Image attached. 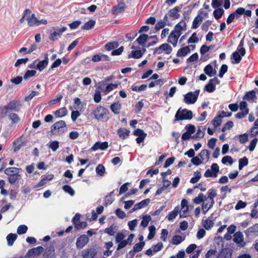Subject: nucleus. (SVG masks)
I'll list each match as a JSON object with an SVG mask.
<instances>
[{
  "mask_svg": "<svg viewBox=\"0 0 258 258\" xmlns=\"http://www.w3.org/2000/svg\"><path fill=\"white\" fill-rule=\"evenodd\" d=\"M210 158V152L207 150H202L198 156L192 158L191 162L195 165L198 166L202 164L207 163Z\"/></svg>",
  "mask_w": 258,
  "mask_h": 258,
  "instance_id": "f257e3e1",
  "label": "nucleus"
},
{
  "mask_svg": "<svg viewBox=\"0 0 258 258\" xmlns=\"http://www.w3.org/2000/svg\"><path fill=\"white\" fill-rule=\"evenodd\" d=\"M66 123L63 120H59L54 123L51 127V132L55 135H61L67 130Z\"/></svg>",
  "mask_w": 258,
  "mask_h": 258,
  "instance_id": "f03ea898",
  "label": "nucleus"
},
{
  "mask_svg": "<svg viewBox=\"0 0 258 258\" xmlns=\"http://www.w3.org/2000/svg\"><path fill=\"white\" fill-rule=\"evenodd\" d=\"M192 117V112L190 110L186 109L181 110L179 109L175 116L174 121H177L181 120L190 119Z\"/></svg>",
  "mask_w": 258,
  "mask_h": 258,
  "instance_id": "7ed1b4c3",
  "label": "nucleus"
},
{
  "mask_svg": "<svg viewBox=\"0 0 258 258\" xmlns=\"http://www.w3.org/2000/svg\"><path fill=\"white\" fill-rule=\"evenodd\" d=\"M108 110L102 106H98L93 111L95 118L99 120H107Z\"/></svg>",
  "mask_w": 258,
  "mask_h": 258,
  "instance_id": "20e7f679",
  "label": "nucleus"
},
{
  "mask_svg": "<svg viewBox=\"0 0 258 258\" xmlns=\"http://www.w3.org/2000/svg\"><path fill=\"white\" fill-rule=\"evenodd\" d=\"M243 43L241 41L239 44L240 48H237V50L232 53V59L233 61H232L233 63H238L241 59V57L244 56L245 54V50L243 47Z\"/></svg>",
  "mask_w": 258,
  "mask_h": 258,
  "instance_id": "39448f33",
  "label": "nucleus"
},
{
  "mask_svg": "<svg viewBox=\"0 0 258 258\" xmlns=\"http://www.w3.org/2000/svg\"><path fill=\"white\" fill-rule=\"evenodd\" d=\"M200 90H197L195 92H190L184 95V102L187 104H194L199 95Z\"/></svg>",
  "mask_w": 258,
  "mask_h": 258,
  "instance_id": "423d86ee",
  "label": "nucleus"
},
{
  "mask_svg": "<svg viewBox=\"0 0 258 258\" xmlns=\"http://www.w3.org/2000/svg\"><path fill=\"white\" fill-rule=\"evenodd\" d=\"M209 14L207 12H205L202 9L199 12L197 16L195 18L192 22V28L197 29L202 23L204 18H208Z\"/></svg>",
  "mask_w": 258,
  "mask_h": 258,
  "instance_id": "0eeeda50",
  "label": "nucleus"
},
{
  "mask_svg": "<svg viewBox=\"0 0 258 258\" xmlns=\"http://www.w3.org/2000/svg\"><path fill=\"white\" fill-rule=\"evenodd\" d=\"M25 17L28 26L31 27L37 26L38 19L30 10L28 9L25 10Z\"/></svg>",
  "mask_w": 258,
  "mask_h": 258,
  "instance_id": "6e6552de",
  "label": "nucleus"
},
{
  "mask_svg": "<svg viewBox=\"0 0 258 258\" xmlns=\"http://www.w3.org/2000/svg\"><path fill=\"white\" fill-rule=\"evenodd\" d=\"M219 171L218 165L217 163H213L211 166V169H208L205 171L204 176L206 177H216Z\"/></svg>",
  "mask_w": 258,
  "mask_h": 258,
  "instance_id": "1a4fd4ad",
  "label": "nucleus"
},
{
  "mask_svg": "<svg viewBox=\"0 0 258 258\" xmlns=\"http://www.w3.org/2000/svg\"><path fill=\"white\" fill-rule=\"evenodd\" d=\"M43 251V248L41 246L31 249L25 255V258H36L38 257Z\"/></svg>",
  "mask_w": 258,
  "mask_h": 258,
  "instance_id": "9d476101",
  "label": "nucleus"
},
{
  "mask_svg": "<svg viewBox=\"0 0 258 258\" xmlns=\"http://www.w3.org/2000/svg\"><path fill=\"white\" fill-rule=\"evenodd\" d=\"M233 240L240 247H243L245 245L243 234L240 231L234 233Z\"/></svg>",
  "mask_w": 258,
  "mask_h": 258,
  "instance_id": "9b49d317",
  "label": "nucleus"
},
{
  "mask_svg": "<svg viewBox=\"0 0 258 258\" xmlns=\"http://www.w3.org/2000/svg\"><path fill=\"white\" fill-rule=\"evenodd\" d=\"M188 202L185 199L181 202V209H179V217L180 218L186 217L188 216Z\"/></svg>",
  "mask_w": 258,
  "mask_h": 258,
  "instance_id": "f8f14e48",
  "label": "nucleus"
},
{
  "mask_svg": "<svg viewBox=\"0 0 258 258\" xmlns=\"http://www.w3.org/2000/svg\"><path fill=\"white\" fill-rule=\"evenodd\" d=\"M186 30V24L184 20L180 21L177 25L174 27V31L177 34L181 35L182 32Z\"/></svg>",
  "mask_w": 258,
  "mask_h": 258,
  "instance_id": "ddd939ff",
  "label": "nucleus"
},
{
  "mask_svg": "<svg viewBox=\"0 0 258 258\" xmlns=\"http://www.w3.org/2000/svg\"><path fill=\"white\" fill-rule=\"evenodd\" d=\"M67 30V27H63L61 28H57L51 34L50 39L55 40L60 38L62 34Z\"/></svg>",
  "mask_w": 258,
  "mask_h": 258,
  "instance_id": "4468645a",
  "label": "nucleus"
},
{
  "mask_svg": "<svg viewBox=\"0 0 258 258\" xmlns=\"http://www.w3.org/2000/svg\"><path fill=\"white\" fill-rule=\"evenodd\" d=\"M135 237V234H131L127 239L123 240L120 242L118 243L117 250H119L124 247H125L127 244L131 245L132 244V241Z\"/></svg>",
  "mask_w": 258,
  "mask_h": 258,
  "instance_id": "2eb2a0df",
  "label": "nucleus"
},
{
  "mask_svg": "<svg viewBox=\"0 0 258 258\" xmlns=\"http://www.w3.org/2000/svg\"><path fill=\"white\" fill-rule=\"evenodd\" d=\"M181 35L172 30L168 37V42L171 43L173 46H176L177 45L179 37Z\"/></svg>",
  "mask_w": 258,
  "mask_h": 258,
  "instance_id": "dca6fc26",
  "label": "nucleus"
},
{
  "mask_svg": "<svg viewBox=\"0 0 258 258\" xmlns=\"http://www.w3.org/2000/svg\"><path fill=\"white\" fill-rule=\"evenodd\" d=\"M89 238L86 235L80 236L77 240L76 246L78 248H82L88 242Z\"/></svg>",
  "mask_w": 258,
  "mask_h": 258,
  "instance_id": "f3484780",
  "label": "nucleus"
},
{
  "mask_svg": "<svg viewBox=\"0 0 258 258\" xmlns=\"http://www.w3.org/2000/svg\"><path fill=\"white\" fill-rule=\"evenodd\" d=\"M171 47L167 43L162 44L159 47L156 48V51L158 53L165 52L166 54H169L171 51Z\"/></svg>",
  "mask_w": 258,
  "mask_h": 258,
  "instance_id": "a211bd4d",
  "label": "nucleus"
},
{
  "mask_svg": "<svg viewBox=\"0 0 258 258\" xmlns=\"http://www.w3.org/2000/svg\"><path fill=\"white\" fill-rule=\"evenodd\" d=\"M134 135L138 137L136 139L138 144L143 142L146 137L147 134L142 130L137 129L134 132Z\"/></svg>",
  "mask_w": 258,
  "mask_h": 258,
  "instance_id": "6ab92c4d",
  "label": "nucleus"
},
{
  "mask_svg": "<svg viewBox=\"0 0 258 258\" xmlns=\"http://www.w3.org/2000/svg\"><path fill=\"white\" fill-rule=\"evenodd\" d=\"M108 147V144L107 142L103 143L97 142L93 146L91 149L93 151H97L98 149L104 150L106 149Z\"/></svg>",
  "mask_w": 258,
  "mask_h": 258,
  "instance_id": "aec40b11",
  "label": "nucleus"
},
{
  "mask_svg": "<svg viewBox=\"0 0 258 258\" xmlns=\"http://www.w3.org/2000/svg\"><path fill=\"white\" fill-rule=\"evenodd\" d=\"M179 10V7H175L170 10L168 12V15L170 17V18L172 20H175L178 19L180 16V14L178 13Z\"/></svg>",
  "mask_w": 258,
  "mask_h": 258,
  "instance_id": "412c9836",
  "label": "nucleus"
},
{
  "mask_svg": "<svg viewBox=\"0 0 258 258\" xmlns=\"http://www.w3.org/2000/svg\"><path fill=\"white\" fill-rule=\"evenodd\" d=\"M179 207L176 206L174 208V210L171 212H169L167 216V218L169 221H173L179 213Z\"/></svg>",
  "mask_w": 258,
  "mask_h": 258,
  "instance_id": "4be33fe9",
  "label": "nucleus"
},
{
  "mask_svg": "<svg viewBox=\"0 0 258 258\" xmlns=\"http://www.w3.org/2000/svg\"><path fill=\"white\" fill-rule=\"evenodd\" d=\"M214 203L205 199L202 205V210L204 214H206L213 206Z\"/></svg>",
  "mask_w": 258,
  "mask_h": 258,
  "instance_id": "5701e85b",
  "label": "nucleus"
},
{
  "mask_svg": "<svg viewBox=\"0 0 258 258\" xmlns=\"http://www.w3.org/2000/svg\"><path fill=\"white\" fill-rule=\"evenodd\" d=\"M204 72L209 77H212L216 75L217 71L215 69H213L211 64L207 65L204 68Z\"/></svg>",
  "mask_w": 258,
  "mask_h": 258,
  "instance_id": "b1692460",
  "label": "nucleus"
},
{
  "mask_svg": "<svg viewBox=\"0 0 258 258\" xmlns=\"http://www.w3.org/2000/svg\"><path fill=\"white\" fill-rule=\"evenodd\" d=\"M109 58L108 56L103 54H98L93 56L92 58V61L95 62L100 61H106L108 60Z\"/></svg>",
  "mask_w": 258,
  "mask_h": 258,
  "instance_id": "393cba45",
  "label": "nucleus"
},
{
  "mask_svg": "<svg viewBox=\"0 0 258 258\" xmlns=\"http://www.w3.org/2000/svg\"><path fill=\"white\" fill-rule=\"evenodd\" d=\"M244 99L250 102H255L256 99L254 91H250L246 93L244 97Z\"/></svg>",
  "mask_w": 258,
  "mask_h": 258,
  "instance_id": "a878e982",
  "label": "nucleus"
},
{
  "mask_svg": "<svg viewBox=\"0 0 258 258\" xmlns=\"http://www.w3.org/2000/svg\"><path fill=\"white\" fill-rule=\"evenodd\" d=\"M190 50L188 46H185L179 49L176 54V55L178 57H184L187 54L190 53Z\"/></svg>",
  "mask_w": 258,
  "mask_h": 258,
  "instance_id": "bb28decb",
  "label": "nucleus"
},
{
  "mask_svg": "<svg viewBox=\"0 0 258 258\" xmlns=\"http://www.w3.org/2000/svg\"><path fill=\"white\" fill-rule=\"evenodd\" d=\"M20 169L15 167H9L5 170V173L8 175L19 174Z\"/></svg>",
  "mask_w": 258,
  "mask_h": 258,
  "instance_id": "cd10ccee",
  "label": "nucleus"
},
{
  "mask_svg": "<svg viewBox=\"0 0 258 258\" xmlns=\"http://www.w3.org/2000/svg\"><path fill=\"white\" fill-rule=\"evenodd\" d=\"M48 58L46 56L44 60L40 61L37 65V69L40 71L43 70L48 65Z\"/></svg>",
  "mask_w": 258,
  "mask_h": 258,
  "instance_id": "c85d7f7f",
  "label": "nucleus"
},
{
  "mask_svg": "<svg viewBox=\"0 0 258 258\" xmlns=\"http://www.w3.org/2000/svg\"><path fill=\"white\" fill-rule=\"evenodd\" d=\"M208 197L206 199L208 201H211V202L214 203V198L216 196L217 193L216 190L214 189H210L207 192Z\"/></svg>",
  "mask_w": 258,
  "mask_h": 258,
  "instance_id": "c756f323",
  "label": "nucleus"
},
{
  "mask_svg": "<svg viewBox=\"0 0 258 258\" xmlns=\"http://www.w3.org/2000/svg\"><path fill=\"white\" fill-rule=\"evenodd\" d=\"M121 105L119 102H116L111 105L110 109L115 114H118L121 109Z\"/></svg>",
  "mask_w": 258,
  "mask_h": 258,
  "instance_id": "7c9ffc66",
  "label": "nucleus"
},
{
  "mask_svg": "<svg viewBox=\"0 0 258 258\" xmlns=\"http://www.w3.org/2000/svg\"><path fill=\"white\" fill-rule=\"evenodd\" d=\"M151 220V217L149 215H145L142 217L141 222V226L143 228H146L148 225L149 223Z\"/></svg>",
  "mask_w": 258,
  "mask_h": 258,
  "instance_id": "2f4dec72",
  "label": "nucleus"
},
{
  "mask_svg": "<svg viewBox=\"0 0 258 258\" xmlns=\"http://www.w3.org/2000/svg\"><path fill=\"white\" fill-rule=\"evenodd\" d=\"M17 235L16 234L11 233L7 236V240L9 246H12L17 239Z\"/></svg>",
  "mask_w": 258,
  "mask_h": 258,
  "instance_id": "473e14b6",
  "label": "nucleus"
},
{
  "mask_svg": "<svg viewBox=\"0 0 258 258\" xmlns=\"http://www.w3.org/2000/svg\"><path fill=\"white\" fill-rule=\"evenodd\" d=\"M150 200L148 199L143 200L141 202L135 205V209H136L137 210L141 209L146 207L150 203Z\"/></svg>",
  "mask_w": 258,
  "mask_h": 258,
  "instance_id": "72a5a7b5",
  "label": "nucleus"
},
{
  "mask_svg": "<svg viewBox=\"0 0 258 258\" xmlns=\"http://www.w3.org/2000/svg\"><path fill=\"white\" fill-rule=\"evenodd\" d=\"M143 52L141 50H136L132 51L131 53L129 54V57H133L134 58H139L142 56Z\"/></svg>",
  "mask_w": 258,
  "mask_h": 258,
  "instance_id": "f704fd0d",
  "label": "nucleus"
},
{
  "mask_svg": "<svg viewBox=\"0 0 258 258\" xmlns=\"http://www.w3.org/2000/svg\"><path fill=\"white\" fill-rule=\"evenodd\" d=\"M149 37L147 34H142L137 39V41L140 45L145 43L148 40Z\"/></svg>",
  "mask_w": 258,
  "mask_h": 258,
  "instance_id": "c9c22d12",
  "label": "nucleus"
},
{
  "mask_svg": "<svg viewBox=\"0 0 258 258\" xmlns=\"http://www.w3.org/2000/svg\"><path fill=\"white\" fill-rule=\"evenodd\" d=\"M67 113L68 111L67 108L65 107L60 108L55 112V115L59 117L64 116Z\"/></svg>",
  "mask_w": 258,
  "mask_h": 258,
  "instance_id": "e433bc0d",
  "label": "nucleus"
},
{
  "mask_svg": "<svg viewBox=\"0 0 258 258\" xmlns=\"http://www.w3.org/2000/svg\"><path fill=\"white\" fill-rule=\"evenodd\" d=\"M62 189L64 192L71 196H73L75 194V190L70 185H65L62 187Z\"/></svg>",
  "mask_w": 258,
  "mask_h": 258,
  "instance_id": "4c0bfd02",
  "label": "nucleus"
},
{
  "mask_svg": "<svg viewBox=\"0 0 258 258\" xmlns=\"http://www.w3.org/2000/svg\"><path fill=\"white\" fill-rule=\"evenodd\" d=\"M224 11L222 8L217 9L213 12V15L217 20L219 19L223 15Z\"/></svg>",
  "mask_w": 258,
  "mask_h": 258,
  "instance_id": "58836bf2",
  "label": "nucleus"
},
{
  "mask_svg": "<svg viewBox=\"0 0 258 258\" xmlns=\"http://www.w3.org/2000/svg\"><path fill=\"white\" fill-rule=\"evenodd\" d=\"M203 226L207 230L211 229L214 226V223L212 220L206 219L203 221Z\"/></svg>",
  "mask_w": 258,
  "mask_h": 258,
  "instance_id": "ea45409f",
  "label": "nucleus"
},
{
  "mask_svg": "<svg viewBox=\"0 0 258 258\" xmlns=\"http://www.w3.org/2000/svg\"><path fill=\"white\" fill-rule=\"evenodd\" d=\"M205 199L206 196L203 194L200 193L198 195V197L194 199V202L196 204H199L203 202Z\"/></svg>",
  "mask_w": 258,
  "mask_h": 258,
  "instance_id": "a19ab883",
  "label": "nucleus"
},
{
  "mask_svg": "<svg viewBox=\"0 0 258 258\" xmlns=\"http://www.w3.org/2000/svg\"><path fill=\"white\" fill-rule=\"evenodd\" d=\"M130 131L126 129H120L118 131L119 137L122 139L126 138L129 135Z\"/></svg>",
  "mask_w": 258,
  "mask_h": 258,
  "instance_id": "79ce46f5",
  "label": "nucleus"
},
{
  "mask_svg": "<svg viewBox=\"0 0 258 258\" xmlns=\"http://www.w3.org/2000/svg\"><path fill=\"white\" fill-rule=\"evenodd\" d=\"M95 21L93 20H90L86 23L82 27V29L83 30H89L93 28L95 25Z\"/></svg>",
  "mask_w": 258,
  "mask_h": 258,
  "instance_id": "37998d69",
  "label": "nucleus"
},
{
  "mask_svg": "<svg viewBox=\"0 0 258 258\" xmlns=\"http://www.w3.org/2000/svg\"><path fill=\"white\" fill-rule=\"evenodd\" d=\"M148 230L149 233L148 235V239L151 240L154 238L155 235L156 228L154 226L152 225L149 227Z\"/></svg>",
  "mask_w": 258,
  "mask_h": 258,
  "instance_id": "c03bdc74",
  "label": "nucleus"
},
{
  "mask_svg": "<svg viewBox=\"0 0 258 258\" xmlns=\"http://www.w3.org/2000/svg\"><path fill=\"white\" fill-rule=\"evenodd\" d=\"M201 174L199 171H196L194 173V176L190 179V182L192 183H197L201 178Z\"/></svg>",
  "mask_w": 258,
  "mask_h": 258,
  "instance_id": "a18cd8bd",
  "label": "nucleus"
},
{
  "mask_svg": "<svg viewBox=\"0 0 258 258\" xmlns=\"http://www.w3.org/2000/svg\"><path fill=\"white\" fill-rule=\"evenodd\" d=\"M222 117L221 116L218 115L214 118L212 120V123L215 127L219 126L222 123Z\"/></svg>",
  "mask_w": 258,
  "mask_h": 258,
  "instance_id": "49530a36",
  "label": "nucleus"
},
{
  "mask_svg": "<svg viewBox=\"0 0 258 258\" xmlns=\"http://www.w3.org/2000/svg\"><path fill=\"white\" fill-rule=\"evenodd\" d=\"M138 224V220L137 219H134L133 220L128 221L127 223V225L128 226L129 229L131 231L134 230Z\"/></svg>",
  "mask_w": 258,
  "mask_h": 258,
  "instance_id": "de8ad7c7",
  "label": "nucleus"
},
{
  "mask_svg": "<svg viewBox=\"0 0 258 258\" xmlns=\"http://www.w3.org/2000/svg\"><path fill=\"white\" fill-rule=\"evenodd\" d=\"M248 164V159L246 157H244L239 160L238 168L241 170L244 167Z\"/></svg>",
  "mask_w": 258,
  "mask_h": 258,
  "instance_id": "09e8293b",
  "label": "nucleus"
},
{
  "mask_svg": "<svg viewBox=\"0 0 258 258\" xmlns=\"http://www.w3.org/2000/svg\"><path fill=\"white\" fill-rule=\"evenodd\" d=\"M118 43L117 42H109L105 46V49L107 50H111L117 47Z\"/></svg>",
  "mask_w": 258,
  "mask_h": 258,
  "instance_id": "8fccbe9b",
  "label": "nucleus"
},
{
  "mask_svg": "<svg viewBox=\"0 0 258 258\" xmlns=\"http://www.w3.org/2000/svg\"><path fill=\"white\" fill-rule=\"evenodd\" d=\"M205 90L208 92H213L215 90L214 83L210 81L208 84L205 86Z\"/></svg>",
  "mask_w": 258,
  "mask_h": 258,
  "instance_id": "3c124183",
  "label": "nucleus"
},
{
  "mask_svg": "<svg viewBox=\"0 0 258 258\" xmlns=\"http://www.w3.org/2000/svg\"><path fill=\"white\" fill-rule=\"evenodd\" d=\"M49 147L52 151L55 152L59 148V142L56 141H52L49 143Z\"/></svg>",
  "mask_w": 258,
  "mask_h": 258,
  "instance_id": "603ef678",
  "label": "nucleus"
},
{
  "mask_svg": "<svg viewBox=\"0 0 258 258\" xmlns=\"http://www.w3.org/2000/svg\"><path fill=\"white\" fill-rule=\"evenodd\" d=\"M28 227L25 225H21L17 228V233L19 234H23L26 233Z\"/></svg>",
  "mask_w": 258,
  "mask_h": 258,
  "instance_id": "864d4df0",
  "label": "nucleus"
},
{
  "mask_svg": "<svg viewBox=\"0 0 258 258\" xmlns=\"http://www.w3.org/2000/svg\"><path fill=\"white\" fill-rule=\"evenodd\" d=\"M246 232L248 233H257L258 234V224H256L252 227L248 228Z\"/></svg>",
  "mask_w": 258,
  "mask_h": 258,
  "instance_id": "5fc2aeb1",
  "label": "nucleus"
},
{
  "mask_svg": "<svg viewBox=\"0 0 258 258\" xmlns=\"http://www.w3.org/2000/svg\"><path fill=\"white\" fill-rule=\"evenodd\" d=\"M183 241V239L181 236L179 235L174 236L172 240V243L174 245H178L180 244Z\"/></svg>",
  "mask_w": 258,
  "mask_h": 258,
  "instance_id": "6e6d98bb",
  "label": "nucleus"
},
{
  "mask_svg": "<svg viewBox=\"0 0 258 258\" xmlns=\"http://www.w3.org/2000/svg\"><path fill=\"white\" fill-rule=\"evenodd\" d=\"M258 139L257 138L253 139L252 141H251L250 144L248 147L249 150L251 152L253 151L257 143Z\"/></svg>",
  "mask_w": 258,
  "mask_h": 258,
  "instance_id": "4d7b16f0",
  "label": "nucleus"
},
{
  "mask_svg": "<svg viewBox=\"0 0 258 258\" xmlns=\"http://www.w3.org/2000/svg\"><path fill=\"white\" fill-rule=\"evenodd\" d=\"M96 171L98 174L102 176L105 172V167L102 164H99L96 168Z\"/></svg>",
  "mask_w": 258,
  "mask_h": 258,
  "instance_id": "13d9d810",
  "label": "nucleus"
},
{
  "mask_svg": "<svg viewBox=\"0 0 258 258\" xmlns=\"http://www.w3.org/2000/svg\"><path fill=\"white\" fill-rule=\"evenodd\" d=\"M217 251L215 249H210L207 251L205 254V258H210L213 256H215V258L217 257Z\"/></svg>",
  "mask_w": 258,
  "mask_h": 258,
  "instance_id": "bf43d9fd",
  "label": "nucleus"
},
{
  "mask_svg": "<svg viewBox=\"0 0 258 258\" xmlns=\"http://www.w3.org/2000/svg\"><path fill=\"white\" fill-rule=\"evenodd\" d=\"M147 87V86L146 85H142L140 86H133L132 90L134 91L141 92L145 91Z\"/></svg>",
  "mask_w": 258,
  "mask_h": 258,
  "instance_id": "052dcab7",
  "label": "nucleus"
},
{
  "mask_svg": "<svg viewBox=\"0 0 258 258\" xmlns=\"http://www.w3.org/2000/svg\"><path fill=\"white\" fill-rule=\"evenodd\" d=\"M238 139L241 144H244L248 140V135L247 134H241L238 136Z\"/></svg>",
  "mask_w": 258,
  "mask_h": 258,
  "instance_id": "680f3d73",
  "label": "nucleus"
},
{
  "mask_svg": "<svg viewBox=\"0 0 258 258\" xmlns=\"http://www.w3.org/2000/svg\"><path fill=\"white\" fill-rule=\"evenodd\" d=\"M145 245V243L144 242H140L136 244L134 246V250L136 252L140 251L143 248Z\"/></svg>",
  "mask_w": 258,
  "mask_h": 258,
  "instance_id": "e2e57ef3",
  "label": "nucleus"
},
{
  "mask_svg": "<svg viewBox=\"0 0 258 258\" xmlns=\"http://www.w3.org/2000/svg\"><path fill=\"white\" fill-rule=\"evenodd\" d=\"M115 226L112 225L105 229L104 231L110 235H113L115 233Z\"/></svg>",
  "mask_w": 258,
  "mask_h": 258,
  "instance_id": "0e129e2a",
  "label": "nucleus"
},
{
  "mask_svg": "<svg viewBox=\"0 0 258 258\" xmlns=\"http://www.w3.org/2000/svg\"><path fill=\"white\" fill-rule=\"evenodd\" d=\"M221 162L223 164H226V163H229L230 165H231L233 163L232 158L229 156H224L221 160Z\"/></svg>",
  "mask_w": 258,
  "mask_h": 258,
  "instance_id": "69168bd1",
  "label": "nucleus"
},
{
  "mask_svg": "<svg viewBox=\"0 0 258 258\" xmlns=\"http://www.w3.org/2000/svg\"><path fill=\"white\" fill-rule=\"evenodd\" d=\"M118 85L117 84H112V83L106 86V87L104 90V92L106 93H108V92H110L113 89L117 88Z\"/></svg>",
  "mask_w": 258,
  "mask_h": 258,
  "instance_id": "338daca9",
  "label": "nucleus"
},
{
  "mask_svg": "<svg viewBox=\"0 0 258 258\" xmlns=\"http://www.w3.org/2000/svg\"><path fill=\"white\" fill-rule=\"evenodd\" d=\"M36 74V71L35 70L28 71L24 76V79L25 80L28 79L31 77L35 76Z\"/></svg>",
  "mask_w": 258,
  "mask_h": 258,
  "instance_id": "774afa93",
  "label": "nucleus"
}]
</instances>
